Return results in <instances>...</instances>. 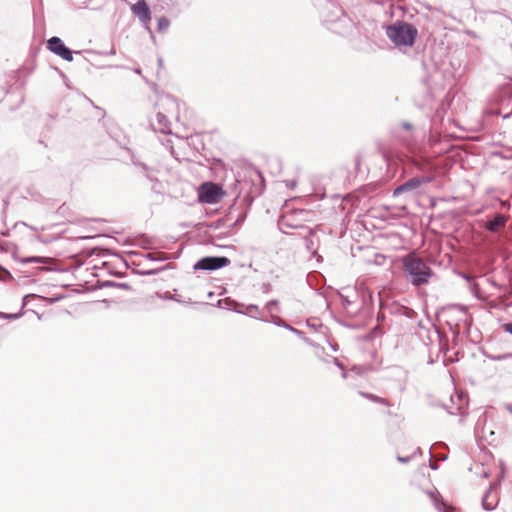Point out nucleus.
Segmentation results:
<instances>
[{
    "label": "nucleus",
    "mask_w": 512,
    "mask_h": 512,
    "mask_svg": "<svg viewBox=\"0 0 512 512\" xmlns=\"http://www.w3.org/2000/svg\"><path fill=\"white\" fill-rule=\"evenodd\" d=\"M48 48L66 61H72V52L63 44L60 38L52 37L48 40Z\"/></svg>",
    "instance_id": "5"
},
{
    "label": "nucleus",
    "mask_w": 512,
    "mask_h": 512,
    "mask_svg": "<svg viewBox=\"0 0 512 512\" xmlns=\"http://www.w3.org/2000/svg\"><path fill=\"white\" fill-rule=\"evenodd\" d=\"M360 395L373 401V402H377V403H380V404H383L385 406H391V403L389 402V400H387L386 398H381V397H378L374 394H371V393H365V392H360Z\"/></svg>",
    "instance_id": "8"
},
{
    "label": "nucleus",
    "mask_w": 512,
    "mask_h": 512,
    "mask_svg": "<svg viewBox=\"0 0 512 512\" xmlns=\"http://www.w3.org/2000/svg\"><path fill=\"white\" fill-rule=\"evenodd\" d=\"M230 264L227 257H204L195 265V270H217Z\"/></svg>",
    "instance_id": "4"
},
{
    "label": "nucleus",
    "mask_w": 512,
    "mask_h": 512,
    "mask_svg": "<svg viewBox=\"0 0 512 512\" xmlns=\"http://www.w3.org/2000/svg\"><path fill=\"white\" fill-rule=\"evenodd\" d=\"M387 36L397 46H412L417 37V29L411 24L399 22L387 28Z\"/></svg>",
    "instance_id": "2"
},
{
    "label": "nucleus",
    "mask_w": 512,
    "mask_h": 512,
    "mask_svg": "<svg viewBox=\"0 0 512 512\" xmlns=\"http://www.w3.org/2000/svg\"><path fill=\"white\" fill-rule=\"evenodd\" d=\"M168 25H169V21L167 19H165V18L159 19V28L160 29L166 28V27H168Z\"/></svg>",
    "instance_id": "11"
},
{
    "label": "nucleus",
    "mask_w": 512,
    "mask_h": 512,
    "mask_svg": "<svg viewBox=\"0 0 512 512\" xmlns=\"http://www.w3.org/2000/svg\"><path fill=\"white\" fill-rule=\"evenodd\" d=\"M198 200L204 204H216L226 195L223 188L213 182L202 183L197 190Z\"/></svg>",
    "instance_id": "3"
},
{
    "label": "nucleus",
    "mask_w": 512,
    "mask_h": 512,
    "mask_svg": "<svg viewBox=\"0 0 512 512\" xmlns=\"http://www.w3.org/2000/svg\"><path fill=\"white\" fill-rule=\"evenodd\" d=\"M419 185H420V181L419 180L412 179V180H409L408 182H406L405 184H403L402 186L398 187L395 190V193H399L401 191L412 189V188L418 187Z\"/></svg>",
    "instance_id": "9"
},
{
    "label": "nucleus",
    "mask_w": 512,
    "mask_h": 512,
    "mask_svg": "<svg viewBox=\"0 0 512 512\" xmlns=\"http://www.w3.org/2000/svg\"><path fill=\"white\" fill-rule=\"evenodd\" d=\"M24 262L47 263L48 259L42 257H30L23 260Z\"/></svg>",
    "instance_id": "10"
},
{
    "label": "nucleus",
    "mask_w": 512,
    "mask_h": 512,
    "mask_svg": "<svg viewBox=\"0 0 512 512\" xmlns=\"http://www.w3.org/2000/svg\"><path fill=\"white\" fill-rule=\"evenodd\" d=\"M131 11L144 25H149L151 21V12L145 0H138L131 6Z\"/></svg>",
    "instance_id": "6"
},
{
    "label": "nucleus",
    "mask_w": 512,
    "mask_h": 512,
    "mask_svg": "<svg viewBox=\"0 0 512 512\" xmlns=\"http://www.w3.org/2000/svg\"><path fill=\"white\" fill-rule=\"evenodd\" d=\"M505 224H506V217L498 214L494 217V219H492L491 221H488L486 223L485 227L491 232H498L502 228H504Z\"/></svg>",
    "instance_id": "7"
},
{
    "label": "nucleus",
    "mask_w": 512,
    "mask_h": 512,
    "mask_svg": "<svg viewBox=\"0 0 512 512\" xmlns=\"http://www.w3.org/2000/svg\"><path fill=\"white\" fill-rule=\"evenodd\" d=\"M403 267L405 273L410 276L411 283L415 286L427 284L433 275L431 268L414 253L404 257Z\"/></svg>",
    "instance_id": "1"
},
{
    "label": "nucleus",
    "mask_w": 512,
    "mask_h": 512,
    "mask_svg": "<svg viewBox=\"0 0 512 512\" xmlns=\"http://www.w3.org/2000/svg\"><path fill=\"white\" fill-rule=\"evenodd\" d=\"M503 328L506 332L512 334V323H506L503 325Z\"/></svg>",
    "instance_id": "12"
}]
</instances>
